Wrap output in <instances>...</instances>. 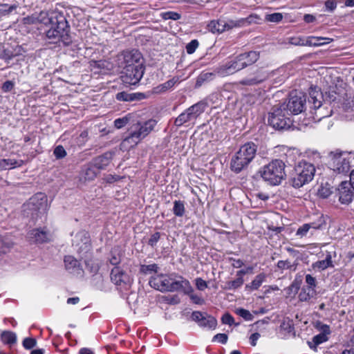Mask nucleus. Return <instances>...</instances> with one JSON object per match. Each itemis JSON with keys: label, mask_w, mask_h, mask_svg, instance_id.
Segmentation results:
<instances>
[{"label": "nucleus", "mask_w": 354, "mask_h": 354, "mask_svg": "<svg viewBox=\"0 0 354 354\" xmlns=\"http://www.w3.org/2000/svg\"><path fill=\"white\" fill-rule=\"evenodd\" d=\"M156 124V120L150 119L144 122L133 124L131 127L129 136L122 141V147L127 149L137 145L153 130Z\"/></svg>", "instance_id": "obj_1"}, {"label": "nucleus", "mask_w": 354, "mask_h": 354, "mask_svg": "<svg viewBox=\"0 0 354 354\" xmlns=\"http://www.w3.org/2000/svg\"><path fill=\"white\" fill-rule=\"evenodd\" d=\"M51 21L46 26L50 28L46 31V37L53 43L62 42L64 45L68 46L71 42V37L69 35L70 28L68 22L64 19L60 20L57 17H50Z\"/></svg>", "instance_id": "obj_2"}, {"label": "nucleus", "mask_w": 354, "mask_h": 354, "mask_svg": "<svg viewBox=\"0 0 354 354\" xmlns=\"http://www.w3.org/2000/svg\"><path fill=\"white\" fill-rule=\"evenodd\" d=\"M257 147L254 142H247L242 145L239 151L232 157L230 168L238 174L246 169L254 158Z\"/></svg>", "instance_id": "obj_3"}, {"label": "nucleus", "mask_w": 354, "mask_h": 354, "mask_svg": "<svg viewBox=\"0 0 354 354\" xmlns=\"http://www.w3.org/2000/svg\"><path fill=\"white\" fill-rule=\"evenodd\" d=\"M285 163L281 160H274L263 166L259 171L263 179L271 185H279L286 177Z\"/></svg>", "instance_id": "obj_4"}, {"label": "nucleus", "mask_w": 354, "mask_h": 354, "mask_svg": "<svg viewBox=\"0 0 354 354\" xmlns=\"http://www.w3.org/2000/svg\"><path fill=\"white\" fill-rule=\"evenodd\" d=\"M354 166V156L350 153H331L328 167L339 175H346Z\"/></svg>", "instance_id": "obj_5"}, {"label": "nucleus", "mask_w": 354, "mask_h": 354, "mask_svg": "<svg viewBox=\"0 0 354 354\" xmlns=\"http://www.w3.org/2000/svg\"><path fill=\"white\" fill-rule=\"evenodd\" d=\"M315 166L307 162H300L294 169L291 177V184L295 188H299L310 182L315 176Z\"/></svg>", "instance_id": "obj_6"}, {"label": "nucleus", "mask_w": 354, "mask_h": 354, "mask_svg": "<svg viewBox=\"0 0 354 354\" xmlns=\"http://www.w3.org/2000/svg\"><path fill=\"white\" fill-rule=\"evenodd\" d=\"M310 97L308 102L312 104L311 108L314 111L312 112L313 119L316 121H319L322 118L329 117L332 115L333 110L329 104L327 102H322L318 97H321V92L317 88H310L309 92Z\"/></svg>", "instance_id": "obj_7"}, {"label": "nucleus", "mask_w": 354, "mask_h": 354, "mask_svg": "<svg viewBox=\"0 0 354 354\" xmlns=\"http://www.w3.org/2000/svg\"><path fill=\"white\" fill-rule=\"evenodd\" d=\"M252 15L247 18H241L236 20H225L220 19L217 21H211L207 27L212 33H222L234 28H240L250 24L252 22Z\"/></svg>", "instance_id": "obj_8"}, {"label": "nucleus", "mask_w": 354, "mask_h": 354, "mask_svg": "<svg viewBox=\"0 0 354 354\" xmlns=\"http://www.w3.org/2000/svg\"><path fill=\"white\" fill-rule=\"evenodd\" d=\"M289 115L288 111H285L279 104L275 105L269 115L268 124L277 130L288 129L292 124Z\"/></svg>", "instance_id": "obj_9"}, {"label": "nucleus", "mask_w": 354, "mask_h": 354, "mask_svg": "<svg viewBox=\"0 0 354 354\" xmlns=\"http://www.w3.org/2000/svg\"><path fill=\"white\" fill-rule=\"evenodd\" d=\"M306 97L302 93H297V91L292 92L290 95L288 102L279 105L290 114L297 115L301 113L305 109Z\"/></svg>", "instance_id": "obj_10"}, {"label": "nucleus", "mask_w": 354, "mask_h": 354, "mask_svg": "<svg viewBox=\"0 0 354 354\" xmlns=\"http://www.w3.org/2000/svg\"><path fill=\"white\" fill-rule=\"evenodd\" d=\"M24 211H28V214L32 215L43 214L47 209V198L43 193H37L24 205Z\"/></svg>", "instance_id": "obj_11"}, {"label": "nucleus", "mask_w": 354, "mask_h": 354, "mask_svg": "<svg viewBox=\"0 0 354 354\" xmlns=\"http://www.w3.org/2000/svg\"><path fill=\"white\" fill-rule=\"evenodd\" d=\"M205 106V103L203 102H198L191 106L176 118L174 124L176 127H181L185 123L196 119L204 112Z\"/></svg>", "instance_id": "obj_12"}, {"label": "nucleus", "mask_w": 354, "mask_h": 354, "mask_svg": "<svg viewBox=\"0 0 354 354\" xmlns=\"http://www.w3.org/2000/svg\"><path fill=\"white\" fill-rule=\"evenodd\" d=\"M144 74L142 64H138L136 66L124 67L122 71V80L124 84H137Z\"/></svg>", "instance_id": "obj_13"}, {"label": "nucleus", "mask_w": 354, "mask_h": 354, "mask_svg": "<svg viewBox=\"0 0 354 354\" xmlns=\"http://www.w3.org/2000/svg\"><path fill=\"white\" fill-rule=\"evenodd\" d=\"M325 225V220L323 216L313 222L303 224L300 226L295 234V236L299 239L307 237L308 234L313 235L315 230L321 229Z\"/></svg>", "instance_id": "obj_14"}, {"label": "nucleus", "mask_w": 354, "mask_h": 354, "mask_svg": "<svg viewBox=\"0 0 354 354\" xmlns=\"http://www.w3.org/2000/svg\"><path fill=\"white\" fill-rule=\"evenodd\" d=\"M73 245L80 254H84L88 252L91 250L88 233L84 230L77 232L73 239Z\"/></svg>", "instance_id": "obj_15"}, {"label": "nucleus", "mask_w": 354, "mask_h": 354, "mask_svg": "<svg viewBox=\"0 0 354 354\" xmlns=\"http://www.w3.org/2000/svg\"><path fill=\"white\" fill-rule=\"evenodd\" d=\"M189 281L183 277L172 273L170 292L182 291L185 295H189L193 292Z\"/></svg>", "instance_id": "obj_16"}, {"label": "nucleus", "mask_w": 354, "mask_h": 354, "mask_svg": "<svg viewBox=\"0 0 354 354\" xmlns=\"http://www.w3.org/2000/svg\"><path fill=\"white\" fill-rule=\"evenodd\" d=\"M172 274H159L151 277L149 280V285L153 288L160 292H170Z\"/></svg>", "instance_id": "obj_17"}, {"label": "nucleus", "mask_w": 354, "mask_h": 354, "mask_svg": "<svg viewBox=\"0 0 354 354\" xmlns=\"http://www.w3.org/2000/svg\"><path fill=\"white\" fill-rule=\"evenodd\" d=\"M240 63L241 61H239V56H236L225 64L216 67L215 68V72L222 77L232 75L236 72L243 69L242 64Z\"/></svg>", "instance_id": "obj_18"}, {"label": "nucleus", "mask_w": 354, "mask_h": 354, "mask_svg": "<svg viewBox=\"0 0 354 354\" xmlns=\"http://www.w3.org/2000/svg\"><path fill=\"white\" fill-rule=\"evenodd\" d=\"M120 66L124 68L128 66H136L138 64H142V56L137 50L124 52L119 56Z\"/></svg>", "instance_id": "obj_19"}, {"label": "nucleus", "mask_w": 354, "mask_h": 354, "mask_svg": "<svg viewBox=\"0 0 354 354\" xmlns=\"http://www.w3.org/2000/svg\"><path fill=\"white\" fill-rule=\"evenodd\" d=\"M339 201L342 204H349L354 196V189L351 183L346 180L341 181L337 188Z\"/></svg>", "instance_id": "obj_20"}, {"label": "nucleus", "mask_w": 354, "mask_h": 354, "mask_svg": "<svg viewBox=\"0 0 354 354\" xmlns=\"http://www.w3.org/2000/svg\"><path fill=\"white\" fill-rule=\"evenodd\" d=\"M51 19L49 17L48 12L46 11H41L39 13H34L30 16L24 17L22 23L25 25H32L38 23L47 25Z\"/></svg>", "instance_id": "obj_21"}, {"label": "nucleus", "mask_w": 354, "mask_h": 354, "mask_svg": "<svg viewBox=\"0 0 354 354\" xmlns=\"http://www.w3.org/2000/svg\"><path fill=\"white\" fill-rule=\"evenodd\" d=\"M111 279L118 286L129 285L132 281L131 277L118 267L112 269Z\"/></svg>", "instance_id": "obj_22"}, {"label": "nucleus", "mask_w": 354, "mask_h": 354, "mask_svg": "<svg viewBox=\"0 0 354 354\" xmlns=\"http://www.w3.org/2000/svg\"><path fill=\"white\" fill-rule=\"evenodd\" d=\"M268 77V73L261 69L257 70L252 77H248L239 82V84L244 86H254L262 83Z\"/></svg>", "instance_id": "obj_23"}, {"label": "nucleus", "mask_w": 354, "mask_h": 354, "mask_svg": "<svg viewBox=\"0 0 354 354\" xmlns=\"http://www.w3.org/2000/svg\"><path fill=\"white\" fill-rule=\"evenodd\" d=\"M28 237L31 241L39 243L50 240V234L45 229H34L29 232Z\"/></svg>", "instance_id": "obj_24"}, {"label": "nucleus", "mask_w": 354, "mask_h": 354, "mask_svg": "<svg viewBox=\"0 0 354 354\" xmlns=\"http://www.w3.org/2000/svg\"><path fill=\"white\" fill-rule=\"evenodd\" d=\"M243 68L254 64L259 58V54L256 51H250L238 55Z\"/></svg>", "instance_id": "obj_25"}, {"label": "nucleus", "mask_w": 354, "mask_h": 354, "mask_svg": "<svg viewBox=\"0 0 354 354\" xmlns=\"http://www.w3.org/2000/svg\"><path fill=\"white\" fill-rule=\"evenodd\" d=\"M65 267L67 270L74 274H81L82 269L80 266V263L77 259L72 256H67L64 258Z\"/></svg>", "instance_id": "obj_26"}, {"label": "nucleus", "mask_w": 354, "mask_h": 354, "mask_svg": "<svg viewBox=\"0 0 354 354\" xmlns=\"http://www.w3.org/2000/svg\"><path fill=\"white\" fill-rule=\"evenodd\" d=\"M112 159V153L110 152H106L102 156H100L92 161V164L95 167V168L100 171L102 169H105V168L109 165Z\"/></svg>", "instance_id": "obj_27"}, {"label": "nucleus", "mask_w": 354, "mask_h": 354, "mask_svg": "<svg viewBox=\"0 0 354 354\" xmlns=\"http://www.w3.org/2000/svg\"><path fill=\"white\" fill-rule=\"evenodd\" d=\"M98 173L99 171L91 162L82 168L80 173V178L81 179H84L85 181L93 180L96 178Z\"/></svg>", "instance_id": "obj_28"}, {"label": "nucleus", "mask_w": 354, "mask_h": 354, "mask_svg": "<svg viewBox=\"0 0 354 354\" xmlns=\"http://www.w3.org/2000/svg\"><path fill=\"white\" fill-rule=\"evenodd\" d=\"M145 97V95L142 93H129L125 91L120 92L116 94V99L119 101L131 102L135 100H140Z\"/></svg>", "instance_id": "obj_29"}, {"label": "nucleus", "mask_w": 354, "mask_h": 354, "mask_svg": "<svg viewBox=\"0 0 354 354\" xmlns=\"http://www.w3.org/2000/svg\"><path fill=\"white\" fill-rule=\"evenodd\" d=\"M23 164L22 160H16L15 159H1L0 160V170L8 169L21 166Z\"/></svg>", "instance_id": "obj_30"}, {"label": "nucleus", "mask_w": 354, "mask_h": 354, "mask_svg": "<svg viewBox=\"0 0 354 354\" xmlns=\"http://www.w3.org/2000/svg\"><path fill=\"white\" fill-rule=\"evenodd\" d=\"M216 72L214 71V73H209V72H207V73H201L198 77H197V79H196V85L195 86L196 87H200L203 84L206 83V82H209L212 80H214V78L215 77V75H216Z\"/></svg>", "instance_id": "obj_31"}, {"label": "nucleus", "mask_w": 354, "mask_h": 354, "mask_svg": "<svg viewBox=\"0 0 354 354\" xmlns=\"http://www.w3.org/2000/svg\"><path fill=\"white\" fill-rule=\"evenodd\" d=\"M198 325L209 329H214L217 325V321L214 317L206 314Z\"/></svg>", "instance_id": "obj_32"}, {"label": "nucleus", "mask_w": 354, "mask_h": 354, "mask_svg": "<svg viewBox=\"0 0 354 354\" xmlns=\"http://www.w3.org/2000/svg\"><path fill=\"white\" fill-rule=\"evenodd\" d=\"M314 268H318L321 270H324L328 267L333 266L332 257L331 255L328 253L325 259L317 261L313 265Z\"/></svg>", "instance_id": "obj_33"}, {"label": "nucleus", "mask_w": 354, "mask_h": 354, "mask_svg": "<svg viewBox=\"0 0 354 354\" xmlns=\"http://www.w3.org/2000/svg\"><path fill=\"white\" fill-rule=\"evenodd\" d=\"M173 213L176 216H183L185 213V202L182 201H174Z\"/></svg>", "instance_id": "obj_34"}, {"label": "nucleus", "mask_w": 354, "mask_h": 354, "mask_svg": "<svg viewBox=\"0 0 354 354\" xmlns=\"http://www.w3.org/2000/svg\"><path fill=\"white\" fill-rule=\"evenodd\" d=\"M315 289L303 288L299 294V299L301 301H307L315 295Z\"/></svg>", "instance_id": "obj_35"}, {"label": "nucleus", "mask_w": 354, "mask_h": 354, "mask_svg": "<svg viewBox=\"0 0 354 354\" xmlns=\"http://www.w3.org/2000/svg\"><path fill=\"white\" fill-rule=\"evenodd\" d=\"M1 340L5 344L12 345L17 342L16 334L10 331L3 332L1 334Z\"/></svg>", "instance_id": "obj_36"}, {"label": "nucleus", "mask_w": 354, "mask_h": 354, "mask_svg": "<svg viewBox=\"0 0 354 354\" xmlns=\"http://www.w3.org/2000/svg\"><path fill=\"white\" fill-rule=\"evenodd\" d=\"M243 283H244V280H243V277H238L234 280L227 281L225 284L224 288L226 290H236V289L240 288L241 286H242Z\"/></svg>", "instance_id": "obj_37"}, {"label": "nucleus", "mask_w": 354, "mask_h": 354, "mask_svg": "<svg viewBox=\"0 0 354 354\" xmlns=\"http://www.w3.org/2000/svg\"><path fill=\"white\" fill-rule=\"evenodd\" d=\"M337 93L334 90H330L328 92H325L324 94L321 93V97H318V99H324V102H327L330 104L332 102H335L337 100Z\"/></svg>", "instance_id": "obj_38"}, {"label": "nucleus", "mask_w": 354, "mask_h": 354, "mask_svg": "<svg viewBox=\"0 0 354 354\" xmlns=\"http://www.w3.org/2000/svg\"><path fill=\"white\" fill-rule=\"evenodd\" d=\"M265 279V274H259L251 282L250 285H247V288H250L252 290H257L262 284Z\"/></svg>", "instance_id": "obj_39"}, {"label": "nucleus", "mask_w": 354, "mask_h": 354, "mask_svg": "<svg viewBox=\"0 0 354 354\" xmlns=\"http://www.w3.org/2000/svg\"><path fill=\"white\" fill-rule=\"evenodd\" d=\"M17 8V5L0 4V17L8 15Z\"/></svg>", "instance_id": "obj_40"}, {"label": "nucleus", "mask_w": 354, "mask_h": 354, "mask_svg": "<svg viewBox=\"0 0 354 354\" xmlns=\"http://www.w3.org/2000/svg\"><path fill=\"white\" fill-rule=\"evenodd\" d=\"M158 270V266L156 263L150 264V265H142L140 268V272L144 274H150L151 272H157Z\"/></svg>", "instance_id": "obj_41"}, {"label": "nucleus", "mask_w": 354, "mask_h": 354, "mask_svg": "<svg viewBox=\"0 0 354 354\" xmlns=\"http://www.w3.org/2000/svg\"><path fill=\"white\" fill-rule=\"evenodd\" d=\"M315 328L320 331V333L325 335H330L331 331L330 326L327 324H324L322 322L317 321L315 324Z\"/></svg>", "instance_id": "obj_42"}, {"label": "nucleus", "mask_w": 354, "mask_h": 354, "mask_svg": "<svg viewBox=\"0 0 354 354\" xmlns=\"http://www.w3.org/2000/svg\"><path fill=\"white\" fill-rule=\"evenodd\" d=\"M236 313L246 321H251L254 318L253 315L250 313V311L243 308H237L236 310Z\"/></svg>", "instance_id": "obj_43"}, {"label": "nucleus", "mask_w": 354, "mask_h": 354, "mask_svg": "<svg viewBox=\"0 0 354 354\" xmlns=\"http://www.w3.org/2000/svg\"><path fill=\"white\" fill-rule=\"evenodd\" d=\"M282 19L283 15L279 12H275L266 15V20L270 22L278 23L281 21Z\"/></svg>", "instance_id": "obj_44"}, {"label": "nucleus", "mask_w": 354, "mask_h": 354, "mask_svg": "<svg viewBox=\"0 0 354 354\" xmlns=\"http://www.w3.org/2000/svg\"><path fill=\"white\" fill-rule=\"evenodd\" d=\"M328 335L319 333V334L314 336L313 338V342L315 344V348H316V346L317 345L328 341Z\"/></svg>", "instance_id": "obj_45"}, {"label": "nucleus", "mask_w": 354, "mask_h": 354, "mask_svg": "<svg viewBox=\"0 0 354 354\" xmlns=\"http://www.w3.org/2000/svg\"><path fill=\"white\" fill-rule=\"evenodd\" d=\"M162 19L167 20V19H172V20H178L180 19V15L176 12H165L162 13Z\"/></svg>", "instance_id": "obj_46"}, {"label": "nucleus", "mask_w": 354, "mask_h": 354, "mask_svg": "<svg viewBox=\"0 0 354 354\" xmlns=\"http://www.w3.org/2000/svg\"><path fill=\"white\" fill-rule=\"evenodd\" d=\"M57 159H62L66 156V151L62 145L57 146L53 151Z\"/></svg>", "instance_id": "obj_47"}, {"label": "nucleus", "mask_w": 354, "mask_h": 354, "mask_svg": "<svg viewBox=\"0 0 354 354\" xmlns=\"http://www.w3.org/2000/svg\"><path fill=\"white\" fill-rule=\"evenodd\" d=\"M15 54L13 52L8 49H4L1 53L0 57L7 62H9L14 57H15Z\"/></svg>", "instance_id": "obj_48"}, {"label": "nucleus", "mask_w": 354, "mask_h": 354, "mask_svg": "<svg viewBox=\"0 0 354 354\" xmlns=\"http://www.w3.org/2000/svg\"><path fill=\"white\" fill-rule=\"evenodd\" d=\"M129 122V118L124 116L123 118H118L114 121V125L117 129L124 127Z\"/></svg>", "instance_id": "obj_49"}, {"label": "nucleus", "mask_w": 354, "mask_h": 354, "mask_svg": "<svg viewBox=\"0 0 354 354\" xmlns=\"http://www.w3.org/2000/svg\"><path fill=\"white\" fill-rule=\"evenodd\" d=\"M325 42H314V37L310 36L304 37V46H319L324 44Z\"/></svg>", "instance_id": "obj_50"}, {"label": "nucleus", "mask_w": 354, "mask_h": 354, "mask_svg": "<svg viewBox=\"0 0 354 354\" xmlns=\"http://www.w3.org/2000/svg\"><path fill=\"white\" fill-rule=\"evenodd\" d=\"M37 342L35 339L26 337L23 341V346L26 349H31L35 346Z\"/></svg>", "instance_id": "obj_51"}, {"label": "nucleus", "mask_w": 354, "mask_h": 354, "mask_svg": "<svg viewBox=\"0 0 354 354\" xmlns=\"http://www.w3.org/2000/svg\"><path fill=\"white\" fill-rule=\"evenodd\" d=\"M198 46V41L196 39L192 40L186 46L188 54H192Z\"/></svg>", "instance_id": "obj_52"}, {"label": "nucleus", "mask_w": 354, "mask_h": 354, "mask_svg": "<svg viewBox=\"0 0 354 354\" xmlns=\"http://www.w3.org/2000/svg\"><path fill=\"white\" fill-rule=\"evenodd\" d=\"M160 238V233L157 232L151 234L149 241L148 244L151 247H155Z\"/></svg>", "instance_id": "obj_53"}, {"label": "nucleus", "mask_w": 354, "mask_h": 354, "mask_svg": "<svg viewBox=\"0 0 354 354\" xmlns=\"http://www.w3.org/2000/svg\"><path fill=\"white\" fill-rule=\"evenodd\" d=\"M305 279H306V283L308 286L307 287V288L315 289V288L316 286V279H315V278L313 277L310 274H306V277H305Z\"/></svg>", "instance_id": "obj_54"}, {"label": "nucleus", "mask_w": 354, "mask_h": 354, "mask_svg": "<svg viewBox=\"0 0 354 354\" xmlns=\"http://www.w3.org/2000/svg\"><path fill=\"white\" fill-rule=\"evenodd\" d=\"M289 43L295 46H304V37H291L289 39Z\"/></svg>", "instance_id": "obj_55"}, {"label": "nucleus", "mask_w": 354, "mask_h": 354, "mask_svg": "<svg viewBox=\"0 0 354 354\" xmlns=\"http://www.w3.org/2000/svg\"><path fill=\"white\" fill-rule=\"evenodd\" d=\"M205 315L206 313H202L199 311H194L192 314V319L199 324Z\"/></svg>", "instance_id": "obj_56"}, {"label": "nucleus", "mask_w": 354, "mask_h": 354, "mask_svg": "<svg viewBox=\"0 0 354 354\" xmlns=\"http://www.w3.org/2000/svg\"><path fill=\"white\" fill-rule=\"evenodd\" d=\"M277 267L278 268L281 270L284 269H292L293 266L291 264V263L286 260V261H279L277 263Z\"/></svg>", "instance_id": "obj_57"}, {"label": "nucleus", "mask_w": 354, "mask_h": 354, "mask_svg": "<svg viewBox=\"0 0 354 354\" xmlns=\"http://www.w3.org/2000/svg\"><path fill=\"white\" fill-rule=\"evenodd\" d=\"M227 335L225 333H218L213 337V341H218L222 344H225L227 342Z\"/></svg>", "instance_id": "obj_58"}, {"label": "nucleus", "mask_w": 354, "mask_h": 354, "mask_svg": "<svg viewBox=\"0 0 354 354\" xmlns=\"http://www.w3.org/2000/svg\"><path fill=\"white\" fill-rule=\"evenodd\" d=\"M222 322L230 326L234 324V318L229 313H225L221 318Z\"/></svg>", "instance_id": "obj_59"}, {"label": "nucleus", "mask_w": 354, "mask_h": 354, "mask_svg": "<svg viewBox=\"0 0 354 354\" xmlns=\"http://www.w3.org/2000/svg\"><path fill=\"white\" fill-rule=\"evenodd\" d=\"M110 263L112 265L116 266L119 264L121 261V258L119 254H115L114 252H111V257L109 259Z\"/></svg>", "instance_id": "obj_60"}, {"label": "nucleus", "mask_w": 354, "mask_h": 354, "mask_svg": "<svg viewBox=\"0 0 354 354\" xmlns=\"http://www.w3.org/2000/svg\"><path fill=\"white\" fill-rule=\"evenodd\" d=\"M196 288L200 290H203L207 287L206 281H205L201 278H197L196 279Z\"/></svg>", "instance_id": "obj_61"}, {"label": "nucleus", "mask_w": 354, "mask_h": 354, "mask_svg": "<svg viewBox=\"0 0 354 354\" xmlns=\"http://www.w3.org/2000/svg\"><path fill=\"white\" fill-rule=\"evenodd\" d=\"M165 301L169 304H178L180 303V300L178 296L173 295L167 297Z\"/></svg>", "instance_id": "obj_62"}, {"label": "nucleus", "mask_w": 354, "mask_h": 354, "mask_svg": "<svg viewBox=\"0 0 354 354\" xmlns=\"http://www.w3.org/2000/svg\"><path fill=\"white\" fill-rule=\"evenodd\" d=\"M176 82L177 80L174 79L168 80L160 86L162 87L161 90L166 91L167 89L171 88L176 83Z\"/></svg>", "instance_id": "obj_63"}, {"label": "nucleus", "mask_w": 354, "mask_h": 354, "mask_svg": "<svg viewBox=\"0 0 354 354\" xmlns=\"http://www.w3.org/2000/svg\"><path fill=\"white\" fill-rule=\"evenodd\" d=\"M325 6L328 10L332 12L336 8L337 3L334 0H328L325 2Z\"/></svg>", "instance_id": "obj_64"}]
</instances>
